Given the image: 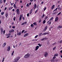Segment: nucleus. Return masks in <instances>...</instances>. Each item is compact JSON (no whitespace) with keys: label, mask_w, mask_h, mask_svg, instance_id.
Here are the masks:
<instances>
[{"label":"nucleus","mask_w":62,"mask_h":62,"mask_svg":"<svg viewBox=\"0 0 62 62\" xmlns=\"http://www.w3.org/2000/svg\"><path fill=\"white\" fill-rule=\"evenodd\" d=\"M13 20L14 21L15 20V17H14Z\"/></svg>","instance_id":"nucleus-48"},{"label":"nucleus","mask_w":62,"mask_h":62,"mask_svg":"<svg viewBox=\"0 0 62 62\" xmlns=\"http://www.w3.org/2000/svg\"><path fill=\"white\" fill-rule=\"evenodd\" d=\"M27 32V31H25L24 32V33H26Z\"/></svg>","instance_id":"nucleus-53"},{"label":"nucleus","mask_w":62,"mask_h":62,"mask_svg":"<svg viewBox=\"0 0 62 62\" xmlns=\"http://www.w3.org/2000/svg\"><path fill=\"white\" fill-rule=\"evenodd\" d=\"M8 13H6L5 14V16L6 18L7 17H8Z\"/></svg>","instance_id":"nucleus-19"},{"label":"nucleus","mask_w":62,"mask_h":62,"mask_svg":"<svg viewBox=\"0 0 62 62\" xmlns=\"http://www.w3.org/2000/svg\"><path fill=\"white\" fill-rule=\"evenodd\" d=\"M51 61L52 62H54V60L53 59H52L51 60Z\"/></svg>","instance_id":"nucleus-29"},{"label":"nucleus","mask_w":62,"mask_h":62,"mask_svg":"<svg viewBox=\"0 0 62 62\" xmlns=\"http://www.w3.org/2000/svg\"><path fill=\"white\" fill-rule=\"evenodd\" d=\"M60 53H62V50L60 51Z\"/></svg>","instance_id":"nucleus-64"},{"label":"nucleus","mask_w":62,"mask_h":62,"mask_svg":"<svg viewBox=\"0 0 62 62\" xmlns=\"http://www.w3.org/2000/svg\"><path fill=\"white\" fill-rule=\"evenodd\" d=\"M27 23V22H25L24 23V24H26Z\"/></svg>","instance_id":"nucleus-51"},{"label":"nucleus","mask_w":62,"mask_h":62,"mask_svg":"<svg viewBox=\"0 0 62 62\" xmlns=\"http://www.w3.org/2000/svg\"><path fill=\"white\" fill-rule=\"evenodd\" d=\"M41 19H40L39 21V23H40V22H41Z\"/></svg>","instance_id":"nucleus-47"},{"label":"nucleus","mask_w":62,"mask_h":62,"mask_svg":"<svg viewBox=\"0 0 62 62\" xmlns=\"http://www.w3.org/2000/svg\"><path fill=\"white\" fill-rule=\"evenodd\" d=\"M7 8V7H5V10H6V9Z\"/></svg>","instance_id":"nucleus-59"},{"label":"nucleus","mask_w":62,"mask_h":62,"mask_svg":"<svg viewBox=\"0 0 62 62\" xmlns=\"http://www.w3.org/2000/svg\"><path fill=\"white\" fill-rule=\"evenodd\" d=\"M7 48L8 49L7 50V51H9L10 50V46H8Z\"/></svg>","instance_id":"nucleus-3"},{"label":"nucleus","mask_w":62,"mask_h":62,"mask_svg":"<svg viewBox=\"0 0 62 62\" xmlns=\"http://www.w3.org/2000/svg\"><path fill=\"white\" fill-rule=\"evenodd\" d=\"M46 7H45V8H44V11H45V10H46Z\"/></svg>","instance_id":"nucleus-44"},{"label":"nucleus","mask_w":62,"mask_h":62,"mask_svg":"<svg viewBox=\"0 0 62 62\" xmlns=\"http://www.w3.org/2000/svg\"><path fill=\"white\" fill-rule=\"evenodd\" d=\"M20 59V57H18L15 58V59L14 62H18V61Z\"/></svg>","instance_id":"nucleus-2"},{"label":"nucleus","mask_w":62,"mask_h":62,"mask_svg":"<svg viewBox=\"0 0 62 62\" xmlns=\"http://www.w3.org/2000/svg\"><path fill=\"white\" fill-rule=\"evenodd\" d=\"M14 31V29L10 30L9 31L10 33H11L12 32H13Z\"/></svg>","instance_id":"nucleus-7"},{"label":"nucleus","mask_w":62,"mask_h":62,"mask_svg":"<svg viewBox=\"0 0 62 62\" xmlns=\"http://www.w3.org/2000/svg\"><path fill=\"white\" fill-rule=\"evenodd\" d=\"M55 48H56V46L54 47V48H53V50H54L55 49Z\"/></svg>","instance_id":"nucleus-41"},{"label":"nucleus","mask_w":62,"mask_h":62,"mask_svg":"<svg viewBox=\"0 0 62 62\" xmlns=\"http://www.w3.org/2000/svg\"><path fill=\"white\" fill-rule=\"evenodd\" d=\"M56 42L54 43L53 44V45H55V44H56Z\"/></svg>","instance_id":"nucleus-46"},{"label":"nucleus","mask_w":62,"mask_h":62,"mask_svg":"<svg viewBox=\"0 0 62 62\" xmlns=\"http://www.w3.org/2000/svg\"><path fill=\"white\" fill-rule=\"evenodd\" d=\"M27 7H29V4L28 3L26 5Z\"/></svg>","instance_id":"nucleus-50"},{"label":"nucleus","mask_w":62,"mask_h":62,"mask_svg":"<svg viewBox=\"0 0 62 62\" xmlns=\"http://www.w3.org/2000/svg\"><path fill=\"white\" fill-rule=\"evenodd\" d=\"M4 60H5V57H4L3 58V59L2 60V62H4Z\"/></svg>","instance_id":"nucleus-28"},{"label":"nucleus","mask_w":62,"mask_h":62,"mask_svg":"<svg viewBox=\"0 0 62 62\" xmlns=\"http://www.w3.org/2000/svg\"><path fill=\"white\" fill-rule=\"evenodd\" d=\"M38 11V10H36L35 12V13H37V11Z\"/></svg>","instance_id":"nucleus-55"},{"label":"nucleus","mask_w":62,"mask_h":62,"mask_svg":"<svg viewBox=\"0 0 62 62\" xmlns=\"http://www.w3.org/2000/svg\"><path fill=\"white\" fill-rule=\"evenodd\" d=\"M41 34H42V33H41L39 34V36H41Z\"/></svg>","instance_id":"nucleus-57"},{"label":"nucleus","mask_w":62,"mask_h":62,"mask_svg":"<svg viewBox=\"0 0 62 62\" xmlns=\"http://www.w3.org/2000/svg\"><path fill=\"white\" fill-rule=\"evenodd\" d=\"M29 14H27V17H28V16H29Z\"/></svg>","instance_id":"nucleus-58"},{"label":"nucleus","mask_w":62,"mask_h":62,"mask_svg":"<svg viewBox=\"0 0 62 62\" xmlns=\"http://www.w3.org/2000/svg\"><path fill=\"white\" fill-rule=\"evenodd\" d=\"M56 58V57L55 56H54L53 57V59H55Z\"/></svg>","instance_id":"nucleus-42"},{"label":"nucleus","mask_w":62,"mask_h":62,"mask_svg":"<svg viewBox=\"0 0 62 62\" xmlns=\"http://www.w3.org/2000/svg\"><path fill=\"white\" fill-rule=\"evenodd\" d=\"M32 11H33V8L31 9V10L30 12V14H31V13L32 12Z\"/></svg>","instance_id":"nucleus-15"},{"label":"nucleus","mask_w":62,"mask_h":62,"mask_svg":"<svg viewBox=\"0 0 62 62\" xmlns=\"http://www.w3.org/2000/svg\"><path fill=\"white\" fill-rule=\"evenodd\" d=\"M58 28H62V27L61 26H59L58 27Z\"/></svg>","instance_id":"nucleus-31"},{"label":"nucleus","mask_w":62,"mask_h":62,"mask_svg":"<svg viewBox=\"0 0 62 62\" xmlns=\"http://www.w3.org/2000/svg\"><path fill=\"white\" fill-rule=\"evenodd\" d=\"M53 18H54L53 17H51L50 19L49 20V21H51V20H52L53 19Z\"/></svg>","instance_id":"nucleus-35"},{"label":"nucleus","mask_w":62,"mask_h":62,"mask_svg":"<svg viewBox=\"0 0 62 62\" xmlns=\"http://www.w3.org/2000/svg\"><path fill=\"white\" fill-rule=\"evenodd\" d=\"M33 25H33V24H32L31 25V27H33Z\"/></svg>","instance_id":"nucleus-38"},{"label":"nucleus","mask_w":62,"mask_h":62,"mask_svg":"<svg viewBox=\"0 0 62 62\" xmlns=\"http://www.w3.org/2000/svg\"><path fill=\"white\" fill-rule=\"evenodd\" d=\"M54 6V5H53V6L52 7V9H53L54 8V6Z\"/></svg>","instance_id":"nucleus-22"},{"label":"nucleus","mask_w":62,"mask_h":62,"mask_svg":"<svg viewBox=\"0 0 62 62\" xmlns=\"http://www.w3.org/2000/svg\"><path fill=\"white\" fill-rule=\"evenodd\" d=\"M46 23V20H44L43 22V24H44V23Z\"/></svg>","instance_id":"nucleus-18"},{"label":"nucleus","mask_w":62,"mask_h":62,"mask_svg":"<svg viewBox=\"0 0 62 62\" xmlns=\"http://www.w3.org/2000/svg\"><path fill=\"white\" fill-rule=\"evenodd\" d=\"M60 42L61 43H62V40H61L60 41Z\"/></svg>","instance_id":"nucleus-56"},{"label":"nucleus","mask_w":62,"mask_h":62,"mask_svg":"<svg viewBox=\"0 0 62 62\" xmlns=\"http://www.w3.org/2000/svg\"><path fill=\"white\" fill-rule=\"evenodd\" d=\"M38 45H39V47H41V44H38Z\"/></svg>","instance_id":"nucleus-27"},{"label":"nucleus","mask_w":62,"mask_h":62,"mask_svg":"<svg viewBox=\"0 0 62 62\" xmlns=\"http://www.w3.org/2000/svg\"><path fill=\"white\" fill-rule=\"evenodd\" d=\"M12 28L13 29L15 28V27L14 26H13L12 27Z\"/></svg>","instance_id":"nucleus-54"},{"label":"nucleus","mask_w":62,"mask_h":62,"mask_svg":"<svg viewBox=\"0 0 62 62\" xmlns=\"http://www.w3.org/2000/svg\"><path fill=\"white\" fill-rule=\"evenodd\" d=\"M47 26H46L45 28V30H44V31H45V30H46L47 29Z\"/></svg>","instance_id":"nucleus-23"},{"label":"nucleus","mask_w":62,"mask_h":62,"mask_svg":"<svg viewBox=\"0 0 62 62\" xmlns=\"http://www.w3.org/2000/svg\"><path fill=\"white\" fill-rule=\"evenodd\" d=\"M48 53H46L45 54V57H47V56H48Z\"/></svg>","instance_id":"nucleus-12"},{"label":"nucleus","mask_w":62,"mask_h":62,"mask_svg":"<svg viewBox=\"0 0 62 62\" xmlns=\"http://www.w3.org/2000/svg\"><path fill=\"white\" fill-rule=\"evenodd\" d=\"M33 24H34V25H37V23H33Z\"/></svg>","instance_id":"nucleus-30"},{"label":"nucleus","mask_w":62,"mask_h":62,"mask_svg":"<svg viewBox=\"0 0 62 62\" xmlns=\"http://www.w3.org/2000/svg\"><path fill=\"white\" fill-rule=\"evenodd\" d=\"M24 31H25V30H23L22 32V34H23V32H24Z\"/></svg>","instance_id":"nucleus-40"},{"label":"nucleus","mask_w":62,"mask_h":62,"mask_svg":"<svg viewBox=\"0 0 62 62\" xmlns=\"http://www.w3.org/2000/svg\"><path fill=\"white\" fill-rule=\"evenodd\" d=\"M30 56V54H26L24 56V57L25 58H29Z\"/></svg>","instance_id":"nucleus-1"},{"label":"nucleus","mask_w":62,"mask_h":62,"mask_svg":"<svg viewBox=\"0 0 62 62\" xmlns=\"http://www.w3.org/2000/svg\"><path fill=\"white\" fill-rule=\"evenodd\" d=\"M12 8V7H11L9 8V10H10V9H11Z\"/></svg>","instance_id":"nucleus-37"},{"label":"nucleus","mask_w":62,"mask_h":62,"mask_svg":"<svg viewBox=\"0 0 62 62\" xmlns=\"http://www.w3.org/2000/svg\"><path fill=\"white\" fill-rule=\"evenodd\" d=\"M6 31V30H4L3 31V33L4 35L5 33V32Z\"/></svg>","instance_id":"nucleus-34"},{"label":"nucleus","mask_w":62,"mask_h":62,"mask_svg":"<svg viewBox=\"0 0 62 62\" xmlns=\"http://www.w3.org/2000/svg\"><path fill=\"white\" fill-rule=\"evenodd\" d=\"M0 30L1 33L3 32V28H0Z\"/></svg>","instance_id":"nucleus-14"},{"label":"nucleus","mask_w":62,"mask_h":62,"mask_svg":"<svg viewBox=\"0 0 62 62\" xmlns=\"http://www.w3.org/2000/svg\"><path fill=\"white\" fill-rule=\"evenodd\" d=\"M46 39V38H43V39H41V40L43 41V40H45V39Z\"/></svg>","instance_id":"nucleus-26"},{"label":"nucleus","mask_w":62,"mask_h":62,"mask_svg":"<svg viewBox=\"0 0 62 62\" xmlns=\"http://www.w3.org/2000/svg\"><path fill=\"white\" fill-rule=\"evenodd\" d=\"M61 12H60V13H59L57 15H60V14H61Z\"/></svg>","instance_id":"nucleus-43"},{"label":"nucleus","mask_w":62,"mask_h":62,"mask_svg":"<svg viewBox=\"0 0 62 62\" xmlns=\"http://www.w3.org/2000/svg\"><path fill=\"white\" fill-rule=\"evenodd\" d=\"M37 8V5H36V4H35L34 5L33 8L34 9H35V8Z\"/></svg>","instance_id":"nucleus-10"},{"label":"nucleus","mask_w":62,"mask_h":62,"mask_svg":"<svg viewBox=\"0 0 62 62\" xmlns=\"http://www.w3.org/2000/svg\"><path fill=\"white\" fill-rule=\"evenodd\" d=\"M14 24V22H12V23H11L12 25H13V24Z\"/></svg>","instance_id":"nucleus-45"},{"label":"nucleus","mask_w":62,"mask_h":62,"mask_svg":"<svg viewBox=\"0 0 62 62\" xmlns=\"http://www.w3.org/2000/svg\"><path fill=\"white\" fill-rule=\"evenodd\" d=\"M49 23V24H51V22H50Z\"/></svg>","instance_id":"nucleus-63"},{"label":"nucleus","mask_w":62,"mask_h":62,"mask_svg":"<svg viewBox=\"0 0 62 62\" xmlns=\"http://www.w3.org/2000/svg\"><path fill=\"white\" fill-rule=\"evenodd\" d=\"M2 2H3V1H2V0H0V3H2Z\"/></svg>","instance_id":"nucleus-36"},{"label":"nucleus","mask_w":62,"mask_h":62,"mask_svg":"<svg viewBox=\"0 0 62 62\" xmlns=\"http://www.w3.org/2000/svg\"><path fill=\"white\" fill-rule=\"evenodd\" d=\"M58 55V54H56L54 55V56H57Z\"/></svg>","instance_id":"nucleus-20"},{"label":"nucleus","mask_w":62,"mask_h":62,"mask_svg":"<svg viewBox=\"0 0 62 62\" xmlns=\"http://www.w3.org/2000/svg\"><path fill=\"white\" fill-rule=\"evenodd\" d=\"M44 17H45V14H44L42 16V18H43Z\"/></svg>","instance_id":"nucleus-16"},{"label":"nucleus","mask_w":62,"mask_h":62,"mask_svg":"<svg viewBox=\"0 0 62 62\" xmlns=\"http://www.w3.org/2000/svg\"><path fill=\"white\" fill-rule=\"evenodd\" d=\"M38 37V35H37L35 36V38H37Z\"/></svg>","instance_id":"nucleus-39"},{"label":"nucleus","mask_w":62,"mask_h":62,"mask_svg":"<svg viewBox=\"0 0 62 62\" xmlns=\"http://www.w3.org/2000/svg\"><path fill=\"white\" fill-rule=\"evenodd\" d=\"M4 12H2L1 13V15H4Z\"/></svg>","instance_id":"nucleus-25"},{"label":"nucleus","mask_w":62,"mask_h":62,"mask_svg":"<svg viewBox=\"0 0 62 62\" xmlns=\"http://www.w3.org/2000/svg\"><path fill=\"white\" fill-rule=\"evenodd\" d=\"M9 37H10V36H8L7 37V38H9Z\"/></svg>","instance_id":"nucleus-62"},{"label":"nucleus","mask_w":62,"mask_h":62,"mask_svg":"<svg viewBox=\"0 0 62 62\" xmlns=\"http://www.w3.org/2000/svg\"><path fill=\"white\" fill-rule=\"evenodd\" d=\"M58 17L57 16L55 18V22H57V21H58Z\"/></svg>","instance_id":"nucleus-4"},{"label":"nucleus","mask_w":62,"mask_h":62,"mask_svg":"<svg viewBox=\"0 0 62 62\" xmlns=\"http://www.w3.org/2000/svg\"><path fill=\"white\" fill-rule=\"evenodd\" d=\"M36 41H37L36 39H33L32 40V41H36Z\"/></svg>","instance_id":"nucleus-49"},{"label":"nucleus","mask_w":62,"mask_h":62,"mask_svg":"<svg viewBox=\"0 0 62 62\" xmlns=\"http://www.w3.org/2000/svg\"><path fill=\"white\" fill-rule=\"evenodd\" d=\"M47 18H48V16H45L44 18L45 20H47Z\"/></svg>","instance_id":"nucleus-21"},{"label":"nucleus","mask_w":62,"mask_h":62,"mask_svg":"<svg viewBox=\"0 0 62 62\" xmlns=\"http://www.w3.org/2000/svg\"><path fill=\"white\" fill-rule=\"evenodd\" d=\"M48 34V33L45 32L44 33H43V35H46V34Z\"/></svg>","instance_id":"nucleus-24"},{"label":"nucleus","mask_w":62,"mask_h":62,"mask_svg":"<svg viewBox=\"0 0 62 62\" xmlns=\"http://www.w3.org/2000/svg\"><path fill=\"white\" fill-rule=\"evenodd\" d=\"M17 13L18 15L20 14V12H19V9H17L16 10Z\"/></svg>","instance_id":"nucleus-8"},{"label":"nucleus","mask_w":62,"mask_h":62,"mask_svg":"<svg viewBox=\"0 0 62 62\" xmlns=\"http://www.w3.org/2000/svg\"><path fill=\"white\" fill-rule=\"evenodd\" d=\"M22 33V32L21 31L19 33H17V35H18V36H20L21 35V33Z\"/></svg>","instance_id":"nucleus-9"},{"label":"nucleus","mask_w":62,"mask_h":62,"mask_svg":"<svg viewBox=\"0 0 62 62\" xmlns=\"http://www.w3.org/2000/svg\"><path fill=\"white\" fill-rule=\"evenodd\" d=\"M14 53V51L12 53V55H13Z\"/></svg>","instance_id":"nucleus-32"},{"label":"nucleus","mask_w":62,"mask_h":62,"mask_svg":"<svg viewBox=\"0 0 62 62\" xmlns=\"http://www.w3.org/2000/svg\"><path fill=\"white\" fill-rule=\"evenodd\" d=\"M6 0H4V3H5V2H6Z\"/></svg>","instance_id":"nucleus-60"},{"label":"nucleus","mask_w":62,"mask_h":62,"mask_svg":"<svg viewBox=\"0 0 62 62\" xmlns=\"http://www.w3.org/2000/svg\"><path fill=\"white\" fill-rule=\"evenodd\" d=\"M6 42H5L4 43L2 46V47L3 48H4V47H5V46L6 45Z\"/></svg>","instance_id":"nucleus-6"},{"label":"nucleus","mask_w":62,"mask_h":62,"mask_svg":"<svg viewBox=\"0 0 62 62\" xmlns=\"http://www.w3.org/2000/svg\"><path fill=\"white\" fill-rule=\"evenodd\" d=\"M54 60V61H55V62H56L57 61V59H55Z\"/></svg>","instance_id":"nucleus-33"},{"label":"nucleus","mask_w":62,"mask_h":62,"mask_svg":"<svg viewBox=\"0 0 62 62\" xmlns=\"http://www.w3.org/2000/svg\"><path fill=\"white\" fill-rule=\"evenodd\" d=\"M24 23H22L21 24V25H24Z\"/></svg>","instance_id":"nucleus-61"},{"label":"nucleus","mask_w":62,"mask_h":62,"mask_svg":"<svg viewBox=\"0 0 62 62\" xmlns=\"http://www.w3.org/2000/svg\"><path fill=\"white\" fill-rule=\"evenodd\" d=\"M23 17V15H20V20H21V19H22V18Z\"/></svg>","instance_id":"nucleus-13"},{"label":"nucleus","mask_w":62,"mask_h":62,"mask_svg":"<svg viewBox=\"0 0 62 62\" xmlns=\"http://www.w3.org/2000/svg\"><path fill=\"white\" fill-rule=\"evenodd\" d=\"M14 7L15 8H17V7H16V4H15L14 6Z\"/></svg>","instance_id":"nucleus-17"},{"label":"nucleus","mask_w":62,"mask_h":62,"mask_svg":"<svg viewBox=\"0 0 62 62\" xmlns=\"http://www.w3.org/2000/svg\"><path fill=\"white\" fill-rule=\"evenodd\" d=\"M28 35V33H27L24 35L23 36V37H26Z\"/></svg>","instance_id":"nucleus-11"},{"label":"nucleus","mask_w":62,"mask_h":62,"mask_svg":"<svg viewBox=\"0 0 62 62\" xmlns=\"http://www.w3.org/2000/svg\"><path fill=\"white\" fill-rule=\"evenodd\" d=\"M13 4H14V3H11V6H12V5H13Z\"/></svg>","instance_id":"nucleus-52"},{"label":"nucleus","mask_w":62,"mask_h":62,"mask_svg":"<svg viewBox=\"0 0 62 62\" xmlns=\"http://www.w3.org/2000/svg\"><path fill=\"white\" fill-rule=\"evenodd\" d=\"M39 48V46H37L35 48V50L36 51H37V50H38Z\"/></svg>","instance_id":"nucleus-5"}]
</instances>
